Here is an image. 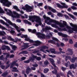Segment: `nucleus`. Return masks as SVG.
I'll return each instance as SVG.
<instances>
[{"instance_id": "1", "label": "nucleus", "mask_w": 77, "mask_h": 77, "mask_svg": "<svg viewBox=\"0 0 77 77\" xmlns=\"http://www.w3.org/2000/svg\"><path fill=\"white\" fill-rule=\"evenodd\" d=\"M29 18L30 21H32V23H34L35 20L36 19L35 21H36V23H38L39 25L41 26L42 24V22H41V19L38 16L35 15L33 16H29Z\"/></svg>"}, {"instance_id": "2", "label": "nucleus", "mask_w": 77, "mask_h": 77, "mask_svg": "<svg viewBox=\"0 0 77 77\" xmlns=\"http://www.w3.org/2000/svg\"><path fill=\"white\" fill-rule=\"evenodd\" d=\"M70 25L73 27L71 28V27L69 26H66V28L69 29L68 32L69 33H72L74 31V32H77V26L73 24L72 23H70Z\"/></svg>"}, {"instance_id": "3", "label": "nucleus", "mask_w": 77, "mask_h": 77, "mask_svg": "<svg viewBox=\"0 0 77 77\" xmlns=\"http://www.w3.org/2000/svg\"><path fill=\"white\" fill-rule=\"evenodd\" d=\"M60 22L63 21V23L59 22L58 21H57L56 20H54L52 21V22H54V23H55V24H57V25H59L60 27L62 28H63L65 27V26H67V23L65 21H62L61 20H60Z\"/></svg>"}, {"instance_id": "4", "label": "nucleus", "mask_w": 77, "mask_h": 77, "mask_svg": "<svg viewBox=\"0 0 77 77\" xmlns=\"http://www.w3.org/2000/svg\"><path fill=\"white\" fill-rule=\"evenodd\" d=\"M0 2L5 6L10 7V6L12 5V3L8 0H0Z\"/></svg>"}, {"instance_id": "5", "label": "nucleus", "mask_w": 77, "mask_h": 77, "mask_svg": "<svg viewBox=\"0 0 77 77\" xmlns=\"http://www.w3.org/2000/svg\"><path fill=\"white\" fill-rule=\"evenodd\" d=\"M61 5H63V6L59 4H57V6L59 8H60L61 9H63V8H66L67 9L68 8V6L67 5H66V4L65 3L61 2Z\"/></svg>"}, {"instance_id": "6", "label": "nucleus", "mask_w": 77, "mask_h": 77, "mask_svg": "<svg viewBox=\"0 0 77 77\" xmlns=\"http://www.w3.org/2000/svg\"><path fill=\"white\" fill-rule=\"evenodd\" d=\"M29 42H30L31 43H35L34 44V45L35 46H39V45H40L41 44V42H40V41L37 40V41H34L32 40H31L29 39Z\"/></svg>"}, {"instance_id": "7", "label": "nucleus", "mask_w": 77, "mask_h": 77, "mask_svg": "<svg viewBox=\"0 0 77 77\" xmlns=\"http://www.w3.org/2000/svg\"><path fill=\"white\" fill-rule=\"evenodd\" d=\"M25 6L26 11L27 12H32V11L31 9H33V7H31L27 4Z\"/></svg>"}, {"instance_id": "8", "label": "nucleus", "mask_w": 77, "mask_h": 77, "mask_svg": "<svg viewBox=\"0 0 77 77\" xmlns=\"http://www.w3.org/2000/svg\"><path fill=\"white\" fill-rule=\"evenodd\" d=\"M22 44L23 45L22 46V47H24L22 48L21 49V50H25V49H27V48L29 47V45L27 43H25L24 42H21L20 43V44Z\"/></svg>"}, {"instance_id": "9", "label": "nucleus", "mask_w": 77, "mask_h": 77, "mask_svg": "<svg viewBox=\"0 0 77 77\" xmlns=\"http://www.w3.org/2000/svg\"><path fill=\"white\" fill-rule=\"evenodd\" d=\"M36 35H38V37L39 38H42V39H45V35L44 34L38 32L37 33Z\"/></svg>"}, {"instance_id": "10", "label": "nucleus", "mask_w": 77, "mask_h": 77, "mask_svg": "<svg viewBox=\"0 0 77 77\" xmlns=\"http://www.w3.org/2000/svg\"><path fill=\"white\" fill-rule=\"evenodd\" d=\"M14 65H12V64H11V66L10 67V69H12V68L13 70H12V72H19V70L17 69V68L16 67H14Z\"/></svg>"}, {"instance_id": "11", "label": "nucleus", "mask_w": 77, "mask_h": 77, "mask_svg": "<svg viewBox=\"0 0 77 77\" xmlns=\"http://www.w3.org/2000/svg\"><path fill=\"white\" fill-rule=\"evenodd\" d=\"M2 50H10L11 48L9 46L4 45L2 46Z\"/></svg>"}, {"instance_id": "12", "label": "nucleus", "mask_w": 77, "mask_h": 77, "mask_svg": "<svg viewBox=\"0 0 77 77\" xmlns=\"http://www.w3.org/2000/svg\"><path fill=\"white\" fill-rule=\"evenodd\" d=\"M0 21L2 24H3V25H5L7 27H8V29H10V28H11V26H9V24L5 22L3 20H0Z\"/></svg>"}, {"instance_id": "13", "label": "nucleus", "mask_w": 77, "mask_h": 77, "mask_svg": "<svg viewBox=\"0 0 77 77\" xmlns=\"http://www.w3.org/2000/svg\"><path fill=\"white\" fill-rule=\"evenodd\" d=\"M77 67V63H75V64H71L69 66L70 69H76V68Z\"/></svg>"}, {"instance_id": "14", "label": "nucleus", "mask_w": 77, "mask_h": 77, "mask_svg": "<svg viewBox=\"0 0 77 77\" xmlns=\"http://www.w3.org/2000/svg\"><path fill=\"white\" fill-rule=\"evenodd\" d=\"M5 12H6L7 14L8 15H12V12L10 10L8 9L5 8Z\"/></svg>"}, {"instance_id": "15", "label": "nucleus", "mask_w": 77, "mask_h": 77, "mask_svg": "<svg viewBox=\"0 0 77 77\" xmlns=\"http://www.w3.org/2000/svg\"><path fill=\"white\" fill-rule=\"evenodd\" d=\"M11 26H12L14 28H15V29H16L17 30V31L18 32H20V30L18 29H19V28H18V26H17V25L16 24H15V23H13L11 25Z\"/></svg>"}, {"instance_id": "16", "label": "nucleus", "mask_w": 77, "mask_h": 77, "mask_svg": "<svg viewBox=\"0 0 77 77\" xmlns=\"http://www.w3.org/2000/svg\"><path fill=\"white\" fill-rule=\"evenodd\" d=\"M1 18H3V19H4V20H5V21H7L8 23L10 25H11L13 23H12V22H11V21H10V20L7 19H6V18L5 17H3L2 16H1Z\"/></svg>"}, {"instance_id": "17", "label": "nucleus", "mask_w": 77, "mask_h": 77, "mask_svg": "<svg viewBox=\"0 0 77 77\" xmlns=\"http://www.w3.org/2000/svg\"><path fill=\"white\" fill-rule=\"evenodd\" d=\"M36 56H35L33 54H32L31 55V57H29V60L31 61V60H32V61H34V60H35V59L36 58Z\"/></svg>"}, {"instance_id": "18", "label": "nucleus", "mask_w": 77, "mask_h": 77, "mask_svg": "<svg viewBox=\"0 0 77 77\" xmlns=\"http://www.w3.org/2000/svg\"><path fill=\"white\" fill-rule=\"evenodd\" d=\"M41 48L40 49L41 51H44V50L45 49H48V47L45 45H43L41 47Z\"/></svg>"}, {"instance_id": "19", "label": "nucleus", "mask_w": 77, "mask_h": 77, "mask_svg": "<svg viewBox=\"0 0 77 77\" xmlns=\"http://www.w3.org/2000/svg\"><path fill=\"white\" fill-rule=\"evenodd\" d=\"M32 69L29 67H27L26 69V73L27 74H29L30 72V71H31Z\"/></svg>"}, {"instance_id": "20", "label": "nucleus", "mask_w": 77, "mask_h": 77, "mask_svg": "<svg viewBox=\"0 0 77 77\" xmlns=\"http://www.w3.org/2000/svg\"><path fill=\"white\" fill-rule=\"evenodd\" d=\"M58 30L59 31H60V32H62V31H66L67 30L66 29V28H65L61 29L60 28L58 27Z\"/></svg>"}, {"instance_id": "21", "label": "nucleus", "mask_w": 77, "mask_h": 77, "mask_svg": "<svg viewBox=\"0 0 77 77\" xmlns=\"http://www.w3.org/2000/svg\"><path fill=\"white\" fill-rule=\"evenodd\" d=\"M52 72L54 74L56 75V74H57V69H55L54 70L52 71Z\"/></svg>"}, {"instance_id": "22", "label": "nucleus", "mask_w": 77, "mask_h": 77, "mask_svg": "<svg viewBox=\"0 0 77 77\" xmlns=\"http://www.w3.org/2000/svg\"><path fill=\"white\" fill-rule=\"evenodd\" d=\"M51 27L46 26L45 28L43 29L42 30H51Z\"/></svg>"}, {"instance_id": "23", "label": "nucleus", "mask_w": 77, "mask_h": 77, "mask_svg": "<svg viewBox=\"0 0 77 77\" xmlns=\"http://www.w3.org/2000/svg\"><path fill=\"white\" fill-rule=\"evenodd\" d=\"M67 51L69 52L70 55H72V54H73V52H72V49L70 48H68L67 49Z\"/></svg>"}, {"instance_id": "24", "label": "nucleus", "mask_w": 77, "mask_h": 77, "mask_svg": "<svg viewBox=\"0 0 77 77\" xmlns=\"http://www.w3.org/2000/svg\"><path fill=\"white\" fill-rule=\"evenodd\" d=\"M28 52L26 51H24L22 52H20L19 53V54H28Z\"/></svg>"}, {"instance_id": "25", "label": "nucleus", "mask_w": 77, "mask_h": 77, "mask_svg": "<svg viewBox=\"0 0 77 77\" xmlns=\"http://www.w3.org/2000/svg\"><path fill=\"white\" fill-rule=\"evenodd\" d=\"M50 51L51 53H53L54 54H55L56 52V50L54 48L50 49Z\"/></svg>"}, {"instance_id": "26", "label": "nucleus", "mask_w": 77, "mask_h": 77, "mask_svg": "<svg viewBox=\"0 0 77 77\" xmlns=\"http://www.w3.org/2000/svg\"><path fill=\"white\" fill-rule=\"evenodd\" d=\"M13 8L14 9H16L17 11H18L19 12L20 11V9L18 8V7H17V6H13Z\"/></svg>"}, {"instance_id": "27", "label": "nucleus", "mask_w": 77, "mask_h": 77, "mask_svg": "<svg viewBox=\"0 0 77 77\" xmlns=\"http://www.w3.org/2000/svg\"><path fill=\"white\" fill-rule=\"evenodd\" d=\"M6 35V32L4 31L0 32V35L1 36H5Z\"/></svg>"}, {"instance_id": "28", "label": "nucleus", "mask_w": 77, "mask_h": 77, "mask_svg": "<svg viewBox=\"0 0 77 77\" xmlns=\"http://www.w3.org/2000/svg\"><path fill=\"white\" fill-rule=\"evenodd\" d=\"M8 73L7 72H5L2 74V75L3 77H6L8 75Z\"/></svg>"}, {"instance_id": "29", "label": "nucleus", "mask_w": 77, "mask_h": 77, "mask_svg": "<svg viewBox=\"0 0 77 77\" xmlns=\"http://www.w3.org/2000/svg\"><path fill=\"white\" fill-rule=\"evenodd\" d=\"M65 65L66 67H68V66L70 65V62H69V61H68L67 63H66L65 64Z\"/></svg>"}, {"instance_id": "30", "label": "nucleus", "mask_w": 77, "mask_h": 77, "mask_svg": "<svg viewBox=\"0 0 77 77\" xmlns=\"http://www.w3.org/2000/svg\"><path fill=\"white\" fill-rule=\"evenodd\" d=\"M48 71H49V69H48L46 68L44 69V72L46 74V73H47Z\"/></svg>"}, {"instance_id": "31", "label": "nucleus", "mask_w": 77, "mask_h": 77, "mask_svg": "<svg viewBox=\"0 0 77 77\" xmlns=\"http://www.w3.org/2000/svg\"><path fill=\"white\" fill-rule=\"evenodd\" d=\"M68 74H70V75H72V77H74V75H72V73H71V71H69L67 74V77H69V75H68Z\"/></svg>"}, {"instance_id": "32", "label": "nucleus", "mask_w": 77, "mask_h": 77, "mask_svg": "<svg viewBox=\"0 0 77 77\" xmlns=\"http://www.w3.org/2000/svg\"><path fill=\"white\" fill-rule=\"evenodd\" d=\"M17 48V47L15 45H13L12 46V49L14 51H15Z\"/></svg>"}, {"instance_id": "33", "label": "nucleus", "mask_w": 77, "mask_h": 77, "mask_svg": "<svg viewBox=\"0 0 77 77\" xmlns=\"http://www.w3.org/2000/svg\"><path fill=\"white\" fill-rule=\"evenodd\" d=\"M69 16H70V17H71V18H72L73 20H75L76 19L74 17V15L70 14H69Z\"/></svg>"}, {"instance_id": "34", "label": "nucleus", "mask_w": 77, "mask_h": 77, "mask_svg": "<svg viewBox=\"0 0 77 77\" xmlns=\"http://www.w3.org/2000/svg\"><path fill=\"white\" fill-rule=\"evenodd\" d=\"M8 39L11 41H14V38H12V37H11V36H8Z\"/></svg>"}, {"instance_id": "35", "label": "nucleus", "mask_w": 77, "mask_h": 77, "mask_svg": "<svg viewBox=\"0 0 77 77\" xmlns=\"http://www.w3.org/2000/svg\"><path fill=\"white\" fill-rule=\"evenodd\" d=\"M48 43H51V44H55V42L53 40H50L48 41Z\"/></svg>"}, {"instance_id": "36", "label": "nucleus", "mask_w": 77, "mask_h": 77, "mask_svg": "<svg viewBox=\"0 0 77 77\" xmlns=\"http://www.w3.org/2000/svg\"><path fill=\"white\" fill-rule=\"evenodd\" d=\"M0 29H2V30H7V29L4 26H3L1 25L0 24Z\"/></svg>"}, {"instance_id": "37", "label": "nucleus", "mask_w": 77, "mask_h": 77, "mask_svg": "<svg viewBox=\"0 0 77 77\" xmlns=\"http://www.w3.org/2000/svg\"><path fill=\"white\" fill-rule=\"evenodd\" d=\"M30 60L29 59L28 60H26V61H24V63H29L30 62Z\"/></svg>"}, {"instance_id": "38", "label": "nucleus", "mask_w": 77, "mask_h": 77, "mask_svg": "<svg viewBox=\"0 0 77 77\" xmlns=\"http://www.w3.org/2000/svg\"><path fill=\"white\" fill-rule=\"evenodd\" d=\"M36 58H35V59L37 60H41V57H38L36 56Z\"/></svg>"}, {"instance_id": "39", "label": "nucleus", "mask_w": 77, "mask_h": 77, "mask_svg": "<svg viewBox=\"0 0 77 77\" xmlns=\"http://www.w3.org/2000/svg\"><path fill=\"white\" fill-rule=\"evenodd\" d=\"M18 41V38H15L14 40V41H13V42H17Z\"/></svg>"}, {"instance_id": "40", "label": "nucleus", "mask_w": 77, "mask_h": 77, "mask_svg": "<svg viewBox=\"0 0 77 77\" xmlns=\"http://www.w3.org/2000/svg\"><path fill=\"white\" fill-rule=\"evenodd\" d=\"M49 60L51 61V64L54 63V60H53V59L49 58Z\"/></svg>"}, {"instance_id": "41", "label": "nucleus", "mask_w": 77, "mask_h": 77, "mask_svg": "<svg viewBox=\"0 0 77 77\" xmlns=\"http://www.w3.org/2000/svg\"><path fill=\"white\" fill-rule=\"evenodd\" d=\"M45 22H47L48 21H50V18L48 17H47L45 19Z\"/></svg>"}, {"instance_id": "42", "label": "nucleus", "mask_w": 77, "mask_h": 77, "mask_svg": "<svg viewBox=\"0 0 77 77\" xmlns=\"http://www.w3.org/2000/svg\"><path fill=\"white\" fill-rule=\"evenodd\" d=\"M69 43L71 44H73V41H72V39H69Z\"/></svg>"}, {"instance_id": "43", "label": "nucleus", "mask_w": 77, "mask_h": 77, "mask_svg": "<svg viewBox=\"0 0 77 77\" xmlns=\"http://www.w3.org/2000/svg\"><path fill=\"white\" fill-rule=\"evenodd\" d=\"M53 40H54V41H56L57 42H59V40H58V39L56 38H53Z\"/></svg>"}, {"instance_id": "44", "label": "nucleus", "mask_w": 77, "mask_h": 77, "mask_svg": "<svg viewBox=\"0 0 77 77\" xmlns=\"http://www.w3.org/2000/svg\"><path fill=\"white\" fill-rule=\"evenodd\" d=\"M4 56L3 55H2L0 57V59L1 60H4V57H3Z\"/></svg>"}, {"instance_id": "45", "label": "nucleus", "mask_w": 77, "mask_h": 77, "mask_svg": "<svg viewBox=\"0 0 77 77\" xmlns=\"http://www.w3.org/2000/svg\"><path fill=\"white\" fill-rule=\"evenodd\" d=\"M71 8L73 10H76V9H77V8L74 6H72L71 7Z\"/></svg>"}, {"instance_id": "46", "label": "nucleus", "mask_w": 77, "mask_h": 77, "mask_svg": "<svg viewBox=\"0 0 77 77\" xmlns=\"http://www.w3.org/2000/svg\"><path fill=\"white\" fill-rule=\"evenodd\" d=\"M49 63L48 62V61H47V60L45 61L44 62V64L45 65H48Z\"/></svg>"}, {"instance_id": "47", "label": "nucleus", "mask_w": 77, "mask_h": 77, "mask_svg": "<svg viewBox=\"0 0 77 77\" xmlns=\"http://www.w3.org/2000/svg\"><path fill=\"white\" fill-rule=\"evenodd\" d=\"M61 69L63 71H65L66 70V68L62 67H61Z\"/></svg>"}, {"instance_id": "48", "label": "nucleus", "mask_w": 77, "mask_h": 77, "mask_svg": "<svg viewBox=\"0 0 77 77\" xmlns=\"http://www.w3.org/2000/svg\"><path fill=\"white\" fill-rule=\"evenodd\" d=\"M0 67L2 69H5V66L1 65L0 66Z\"/></svg>"}, {"instance_id": "49", "label": "nucleus", "mask_w": 77, "mask_h": 77, "mask_svg": "<svg viewBox=\"0 0 77 77\" xmlns=\"http://www.w3.org/2000/svg\"><path fill=\"white\" fill-rule=\"evenodd\" d=\"M52 27H55V28H58V26L55 24H53L52 25Z\"/></svg>"}, {"instance_id": "50", "label": "nucleus", "mask_w": 77, "mask_h": 77, "mask_svg": "<svg viewBox=\"0 0 77 77\" xmlns=\"http://www.w3.org/2000/svg\"><path fill=\"white\" fill-rule=\"evenodd\" d=\"M32 33L34 34L36 33V30L35 29H33L32 31Z\"/></svg>"}, {"instance_id": "51", "label": "nucleus", "mask_w": 77, "mask_h": 77, "mask_svg": "<svg viewBox=\"0 0 77 77\" xmlns=\"http://www.w3.org/2000/svg\"><path fill=\"white\" fill-rule=\"evenodd\" d=\"M4 13H5V11L3 10V9L1 8L0 10V14H4Z\"/></svg>"}, {"instance_id": "52", "label": "nucleus", "mask_w": 77, "mask_h": 77, "mask_svg": "<svg viewBox=\"0 0 77 77\" xmlns=\"http://www.w3.org/2000/svg\"><path fill=\"white\" fill-rule=\"evenodd\" d=\"M11 15V17H12V18H17V17L16 15L15 16L13 15V13H12V15Z\"/></svg>"}, {"instance_id": "53", "label": "nucleus", "mask_w": 77, "mask_h": 77, "mask_svg": "<svg viewBox=\"0 0 77 77\" xmlns=\"http://www.w3.org/2000/svg\"><path fill=\"white\" fill-rule=\"evenodd\" d=\"M42 5H43V3H39L37 4V6H42Z\"/></svg>"}, {"instance_id": "54", "label": "nucleus", "mask_w": 77, "mask_h": 77, "mask_svg": "<svg viewBox=\"0 0 77 77\" xmlns=\"http://www.w3.org/2000/svg\"><path fill=\"white\" fill-rule=\"evenodd\" d=\"M51 11L52 12H53L54 13H55V12H56V10L53 8L51 9Z\"/></svg>"}, {"instance_id": "55", "label": "nucleus", "mask_w": 77, "mask_h": 77, "mask_svg": "<svg viewBox=\"0 0 77 77\" xmlns=\"http://www.w3.org/2000/svg\"><path fill=\"white\" fill-rule=\"evenodd\" d=\"M62 37H63L64 38H67L68 37V35L66 34H63Z\"/></svg>"}, {"instance_id": "56", "label": "nucleus", "mask_w": 77, "mask_h": 77, "mask_svg": "<svg viewBox=\"0 0 77 77\" xmlns=\"http://www.w3.org/2000/svg\"><path fill=\"white\" fill-rule=\"evenodd\" d=\"M62 40L63 41H68V38H64L62 39Z\"/></svg>"}, {"instance_id": "57", "label": "nucleus", "mask_w": 77, "mask_h": 77, "mask_svg": "<svg viewBox=\"0 0 77 77\" xmlns=\"http://www.w3.org/2000/svg\"><path fill=\"white\" fill-rule=\"evenodd\" d=\"M17 63V61H13L12 63H11V64H12V65H15V63Z\"/></svg>"}, {"instance_id": "58", "label": "nucleus", "mask_w": 77, "mask_h": 77, "mask_svg": "<svg viewBox=\"0 0 77 77\" xmlns=\"http://www.w3.org/2000/svg\"><path fill=\"white\" fill-rule=\"evenodd\" d=\"M16 21L17 22V23H21V20L20 19H17L16 20Z\"/></svg>"}, {"instance_id": "59", "label": "nucleus", "mask_w": 77, "mask_h": 77, "mask_svg": "<svg viewBox=\"0 0 77 77\" xmlns=\"http://www.w3.org/2000/svg\"><path fill=\"white\" fill-rule=\"evenodd\" d=\"M61 53V51H60V52H58L57 51H56L55 53V54H60Z\"/></svg>"}, {"instance_id": "60", "label": "nucleus", "mask_w": 77, "mask_h": 77, "mask_svg": "<svg viewBox=\"0 0 77 77\" xmlns=\"http://www.w3.org/2000/svg\"><path fill=\"white\" fill-rule=\"evenodd\" d=\"M63 33L62 32H58V35H59V36H63Z\"/></svg>"}, {"instance_id": "61", "label": "nucleus", "mask_w": 77, "mask_h": 77, "mask_svg": "<svg viewBox=\"0 0 77 77\" xmlns=\"http://www.w3.org/2000/svg\"><path fill=\"white\" fill-rule=\"evenodd\" d=\"M9 57L10 58H13V57H14V55L13 54L11 55Z\"/></svg>"}, {"instance_id": "62", "label": "nucleus", "mask_w": 77, "mask_h": 77, "mask_svg": "<svg viewBox=\"0 0 77 77\" xmlns=\"http://www.w3.org/2000/svg\"><path fill=\"white\" fill-rule=\"evenodd\" d=\"M28 22L29 21H28V20H24V23H26V24H28Z\"/></svg>"}, {"instance_id": "63", "label": "nucleus", "mask_w": 77, "mask_h": 77, "mask_svg": "<svg viewBox=\"0 0 77 77\" xmlns=\"http://www.w3.org/2000/svg\"><path fill=\"white\" fill-rule=\"evenodd\" d=\"M29 39L30 38L27 37L25 39V41H29Z\"/></svg>"}, {"instance_id": "64", "label": "nucleus", "mask_w": 77, "mask_h": 77, "mask_svg": "<svg viewBox=\"0 0 77 77\" xmlns=\"http://www.w3.org/2000/svg\"><path fill=\"white\" fill-rule=\"evenodd\" d=\"M41 77H45V75L42 73H41L40 75Z\"/></svg>"}]
</instances>
